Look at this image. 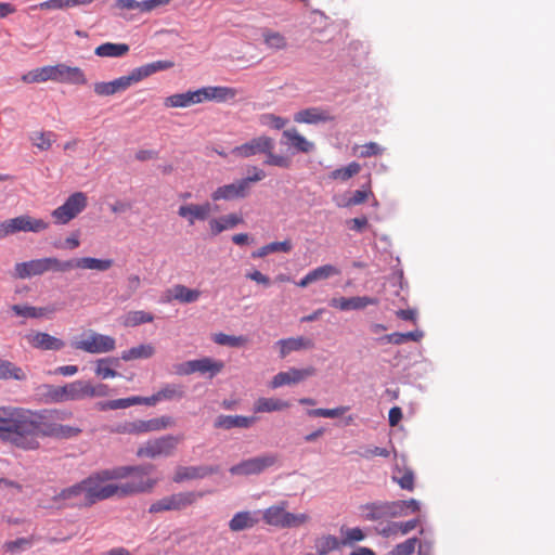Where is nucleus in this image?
Here are the masks:
<instances>
[{
	"label": "nucleus",
	"mask_w": 555,
	"mask_h": 555,
	"mask_svg": "<svg viewBox=\"0 0 555 555\" xmlns=\"http://www.w3.org/2000/svg\"><path fill=\"white\" fill-rule=\"evenodd\" d=\"M72 416L68 411H33L20 406H0V440L23 451H36L40 448V438L69 439L77 437L81 429L62 425Z\"/></svg>",
	"instance_id": "obj_1"
},
{
	"label": "nucleus",
	"mask_w": 555,
	"mask_h": 555,
	"mask_svg": "<svg viewBox=\"0 0 555 555\" xmlns=\"http://www.w3.org/2000/svg\"><path fill=\"white\" fill-rule=\"evenodd\" d=\"M172 66V62L162 60L144 64L140 67L132 69L129 75L118 77L107 82H96L94 83L93 89L94 92L101 96L114 95L115 93L127 90L130 86L143 80L144 78L157 72L169 69Z\"/></svg>",
	"instance_id": "obj_2"
},
{
	"label": "nucleus",
	"mask_w": 555,
	"mask_h": 555,
	"mask_svg": "<svg viewBox=\"0 0 555 555\" xmlns=\"http://www.w3.org/2000/svg\"><path fill=\"white\" fill-rule=\"evenodd\" d=\"M25 83H39L49 80L61 83H87V78L79 67H72L66 64L48 65L35 68L22 76Z\"/></svg>",
	"instance_id": "obj_3"
},
{
	"label": "nucleus",
	"mask_w": 555,
	"mask_h": 555,
	"mask_svg": "<svg viewBox=\"0 0 555 555\" xmlns=\"http://www.w3.org/2000/svg\"><path fill=\"white\" fill-rule=\"evenodd\" d=\"M152 468V465L115 468V473L121 474L117 479H125L117 483L119 498L151 492L157 483V479L150 477Z\"/></svg>",
	"instance_id": "obj_4"
},
{
	"label": "nucleus",
	"mask_w": 555,
	"mask_h": 555,
	"mask_svg": "<svg viewBox=\"0 0 555 555\" xmlns=\"http://www.w3.org/2000/svg\"><path fill=\"white\" fill-rule=\"evenodd\" d=\"M118 476L121 474L115 473V469H104L81 480L86 492V503L91 506L99 501L113 496L119 498L118 485L108 482L117 479Z\"/></svg>",
	"instance_id": "obj_5"
},
{
	"label": "nucleus",
	"mask_w": 555,
	"mask_h": 555,
	"mask_svg": "<svg viewBox=\"0 0 555 555\" xmlns=\"http://www.w3.org/2000/svg\"><path fill=\"white\" fill-rule=\"evenodd\" d=\"M288 503L282 501L279 504L271 505L262 513L264 522L278 528H297L310 520L306 513L293 514L286 511Z\"/></svg>",
	"instance_id": "obj_6"
},
{
	"label": "nucleus",
	"mask_w": 555,
	"mask_h": 555,
	"mask_svg": "<svg viewBox=\"0 0 555 555\" xmlns=\"http://www.w3.org/2000/svg\"><path fill=\"white\" fill-rule=\"evenodd\" d=\"M182 439L183 436L173 435L150 439L138 449L137 455L145 459L169 457L175 454Z\"/></svg>",
	"instance_id": "obj_7"
},
{
	"label": "nucleus",
	"mask_w": 555,
	"mask_h": 555,
	"mask_svg": "<svg viewBox=\"0 0 555 555\" xmlns=\"http://www.w3.org/2000/svg\"><path fill=\"white\" fill-rule=\"evenodd\" d=\"M15 276L18 279H28L35 275H41L49 271L65 272L64 261L55 257H46L33 259L25 262H18L14 267Z\"/></svg>",
	"instance_id": "obj_8"
},
{
	"label": "nucleus",
	"mask_w": 555,
	"mask_h": 555,
	"mask_svg": "<svg viewBox=\"0 0 555 555\" xmlns=\"http://www.w3.org/2000/svg\"><path fill=\"white\" fill-rule=\"evenodd\" d=\"M203 495V492L195 491L173 493L152 503L149 507V512L151 514H157L170 511H181L196 503Z\"/></svg>",
	"instance_id": "obj_9"
},
{
	"label": "nucleus",
	"mask_w": 555,
	"mask_h": 555,
	"mask_svg": "<svg viewBox=\"0 0 555 555\" xmlns=\"http://www.w3.org/2000/svg\"><path fill=\"white\" fill-rule=\"evenodd\" d=\"M49 228V222L43 219H37L29 215H22L15 218L4 220L0 223V238L15 234L17 232L39 233Z\"/></svg>",
	"instance_id": "obj_10"
},
{
	"label": "nucleus",
	"mask_w": 555,
	"mask_h": 555,
	"mask_svg": "<svg viewBox=\"0 0 555 555\" xmlns=\"http://www.w3.org/2000/svg\"><path fill=\"white\" fill-rule=\"evenodd\" d=\"M88 204L87 195L83 192L73 193L63 205L55 208L51 216L57 224H67L76 218Z\"/></svg>",
	"instance_id": "obj_11"
},
{
	"label": "nucleus",
	"mask_w": 555,
	"mask_h": 555,
	"mask_svg": "<svg viewBox=\"0 0 555 555\" xmlns=\"http://www.w3.org/2000/svg\"><path fill=\"white\" fill-rule=\"evenodd\" d=\"M72 346L88 353H106L116 348V340L112 336L90 331L81 339L75 340Z\"/></svg>",
	"instance_id": "obj_12"
},
{
	"label": "nucleus",
	"mask_w": 555,
	"mask_h": 555,
	"mask_svg": "<svg viewBox=\"0 0 555 555\" xmlns=\"http://www.w3.org/2000/svg\"><path fill=\"white\" fill-rule=\"evenodd\" d=\"M44 397L50 402H65L83 400V380L78 379L64 386H44Z\"/></svg>",
	"instance_id": "obj_13"
},
{
	"label": "nucleus",
	"mask_w": 555,
	"mask_h": 555,
	"mask_svg": "<svg viewBox=\"0 0 555 555\" xmlns=\"http://www.w3.org/2000/svg\"><path fill=\"white\" fill-rule=\"evenodd\" d=\"M278 454L268 453L256 457L247 459L233 465L230 473L236 476L258 475L278 462Z\"/></svg>",
	"instance_id": "obj_14"
},
{
	"label": "nucleus",
	"mask_w": 555,
	"mask_h": 555,
	"mask_svg": "<svg viewBox=\"0 0 555 555\" xmlns=\"http://www.w3.org/2000/svg\"><path fill=\"white\" fill-rule=\"evenodd\" d=\"M53 502L59 507H88L82 481L63 489L53 496Z\"/></svg>",
	"instance_id": "obj_15"
},
{
	"label": "nucleus",
	"mask_w": 555,
	"mask_h": 555,
	"mask_svg": "<svg viewBox=\"0 0 555 555\" xmlns=\"http://www.w3.org/2000/svg\"><path fill=\"white\" fill-rule=\"evenodd\" d=\"M212 211V205L210 202H204L201 204L186 203L180 205L178 208V216L186 221L188 225L192 227L197 221L204 222L209 219Z\"/></svg>",
	"instance_id": "obj_16"
},
{
	"label": "nucleus",
	"mask_w": 555,
	"mask_h": 555,
	"mask_svg": "<svg viewBox=\"0 0 555 555\" xmlns=\"http://www.w3.org/2000/svg\"><path fill=\"white\" fill-rule=\"evenodd\" d=\"M274 149V141L270 137L267 135H260L257 138H253L251 140L235 146L232 150V154L248 158L251 156H255L257 154H266L267 152H270V150Z\"/></svg>",
	"instance_id": "obj_17"
},
{
	"label": "nucleus",
	"mask_w": 555,
	"mask_h": 555,
	"mask_svg": "<svg viewBox=\"0 0 555 555\" xmlns=\"http://www.w3.org/2000/svg\"><path fill=\"white\" fill-rule=\"evenodd\" d=\"M315 375V369L308 366L305 369L291 367L286 372L278 373L270 382V387L275 389L286 385H294Z\"/></svg>",
	"instance_id": "obj_18"
},
{
	"label": "nucleus",
	"mask_w": 555,
	"mask_h": 555,
	"mask_svg": "<svg viewBox=\"0 0 555 555\" xmlns=\"http://www.w3.org/2000/svg\"><path fill=\"white\" fill-rule=\"evenodd\" d=\"M114 264L112 259H99L93 257H81L64 261L65 272L72 269L94 270L104 272Z\"/></svg>",
	"instance_id": "obj_19"
},
{
	"label": "nucleus",
	"mask_w": 555,
	"mask_h": 555,
	"mask_svg": "<svg viewBox=\"0 0 555 555\" xmlns=\"http://www.w3.org/2000/svg\"><path fill=\"white\" fill-rule=\"evenodd\" d=\"M248 191L245 188V182L236 180L232 183L218 186L210 195L214 202L218 201H234L245 198L248 195Z\"/></svg>",
	"instance_id": "obj_20"
},
{
	"label": "nucleus",
	"mask_w": 555,
	"mask_h": 555,
	"mask_svg": "<svg viewBox=\"0 0 555 555\" xmlns=\"http://www.w3.org/2000/svg\"><path fill=\"white\" fill-rule=\"evenodd\" d=\"M378 304V300L373 297L367 296H356V297H338L332 298L330 300V306L333 308L347 311V310H360L364 309L367 306H375Z\"/></svg>",
	"instance_id": "obj_21"
},
{
	"label": "nucleus",
	"mask_w": 555,
	"mask_h": 555,
	"mask_svg": "<svg viewBox=\"0 0 555 555\" xmlns=\"http://www.w3.org/2000/svg\"><path fill=\"white\" fill-rule=\"evenodd\" d=\"M27 343L36 349L40 350H61L65 343L48 333L35 332L26 335Z\"/></svg>",
	"instance_id": "obj_22"
},
{
	"label": "nucleus",
	"mask_w": 555,
	"mask_h": 555,
	"mask_svg": "<svg viewBox=\"0 0 555 555\" xmlns=\"http://www.w3.org/2000/svg\"><path fill=\"white\" fill-rule=\"evenodd\" d=\"M217 468L210 466H179L172 477L173 482L180 483L185 480L202 479L215 474Z\"/></svg>",
	"instance_id": "obj_23"
},
{
	"label": "nucleus",
	"mask_w": 555,
	"mask_h": 555,
	"mask_svg": "<svg viewBox=\"0 0 555 555\" xmlns=\"http://www.w3.org/2000/svg\"><path fill=\"white\" fill-rule=\"evenodd\" d=\"M199 90L201 103L206 101L227 102L235 99L237 90L231 87H203Z\"/></svg>",
	"instance_id": "obj_24"
},
{
	"label": "nucleus",
	"mask_w": 555,
	"mask_h": 555,
	"mask_svg": "<svg viewBox=\"0 0 555 555\" xmlns=\"http://www.w3.org/2000/svg\"><path fill=\"white\" fill-rule=\"evenodd\" d=\"M185 396L183 385L176 383L164 384L158 391L151 397L152 406L162 401L181 400Z\"/></svg>",
	"instance_id": "obj_25"
},
{
	"label": "nucleus",
	"mask_w": 555,
	"mask_h": 555,
	"mask_svg": "<svg viewBox=\"0 0 555 555\" xmlns=\"http://www.w3.org/2000/svg\"><path fill=\"white\" fill-rule=\"evenodd\" d=\"M168 4V0H116L114 8L120 11L124 10H139L143 13L152 12L153 10L165 7Z\"/></svg>",
	"instance_id": "obj_26"
},
{
	"label": "nucleus",
	"mask_w": 555,
	"mask_h": 555,
	"mask_svg": "<svg viewBox=\"0 0 555 555\" xmlns=\"http://www.w3.org/2000/svg\"><path fill=\"white\" fill-rule=\"evenodd\" d=\"M201 103L199 90L176 93L165 98L164 106L167 108H185Z\"/></svg>",
	"instance_id": "obj_27"
},
{
	"label": "nucleus",
	"mask_w": 555,
	"mask_h": 555,
	"mask_svg": "<svg viewBox=\"0 0 555 555\" xmlns=\"http://www.w3.org/2000/svg\"><path fill=\"white\" fill-rule=\"evenodd\" d=\"M339 274H340V270L337 267H335L333 264H324V266H320V267L311 270L310 272H308L296 284H297V286L304 288V287H307L308 285H310L311 283L326 280L332 276L339 275Z\"/></svg>",
	"instance_id": "obj_28"
},
{
	"label": "nucleus",
	"mask_w": 555,
	"mask_h": 555,
	"mask_svg": "<svg viewBox=\"0 0 555 555\" xmlns=\"http://www.w3.org/2000/svg\"><path fill=\"white\" fill-rule=\"evenodd\" d=\"M244 219L240 214H229L219 218H211L208 220V227L212 235H218L223 231L234 229L238 224L243 223Z\"/></svg>",
	"instance_id": "obj_29"
},
{
	"label": "nucleus",
	"mask_w": 555,
	"mask_h": 555,
	"mask_svg": "<svg viewBox=\"0 0 555 555\" xmlns=\"http://www.w3.org/2000/svg\"><path fill=\"white\" fill-rule=\"evenodd\" d=\"M294 120L300 124H319L333 120L328 111L320 107H309L295 114Z\"/></svg>",
	"instance_id": "obj_30"
},
{
	"label": "nucleus",
	"mask_w": 555,
	"mask_h": 555,
	"mask_svg": "<svg viewBox=\"0 0 555 555\" xmlns=\"http://www.w3.org/2000/svg\"><path fill=\"white\" fill-rule=\"evenodd\" d=\"M282 143L294 147L297 152L309 153L313 149V143L301 135L296 128L283 131Z\"/></svg>",
	"instance_id": "obj_31"
},
{
	"label": "nucleus",
	"mask_w": 555,
	"mask_h": 555,
	"mask_svg": "<svg viewBox=\"0 0 555 555\" xmlns=\"http://www.w3.org/2000/svg\"><path fill=\"white\" fill-rule=\"evenodd\" d=\"M278 345L280 346L281 358H285L292 351L311 349L314 346L311 339L302 336L281 339L278 341Z\"/></svg>",
	"instance_id": "obj_32"
},
{
	"label": "nucleus",
	"mask_w": 555,
	"mask_h": 555,
	"mask_svg": "<svg viewBox=\"0 0 555 555\" xmlns=\"http://www.w3.org/2000/svg\"><path fill=\"white\" fill-rule=\"evenodd\" d=\"M255 417L242 415H219L215 421L216 428L231 429L234 427L247 428L254 424Z\"/></svg>",
	"instance_id": "obj_33"
},
{
	"label": "nucleus",
	"mask_w": 555,
	"mask_h": 555,
	"mask_svg": "<svg viewBox=\"0 0 555 555\" xmlns=\"http://www.w3.org/2000/svg\"><path fill=\"white\" fill-rule=\"evenodd\" d=\"M258 524V518L254 513L244 511L236 513L229 521V528L233 532L250 529Z\"/></svg>",
	"instance_id": "obj_34"
},
{
	"label": "nucleus",
	"mask_w": 555,
	"mask_h": 555,
	"mask_svg": "<svg viewBox=\"0 0 555 555\" xmlns=\"http://www.w3.org/2000/svg\"><path fill=\"white\" fill-rule=\"evenodd\" d=\"M94 0H47L30 7V10H65L78 5H88Z\"/></svg>",
	"instance_id": "obj_35"
},
{
	"label": "nucleus",
	"mask_w": 555,
	"mask_h": 555,
	"mask_svg": "<svg viewBox=\"0 0 555 555\" xmlns=\"http://www.w3.org/2000/svg\"><path fill=\"white\" fill-rule=\"evenodd\" d=\"M127 43L105 42L95 48L94 54L100 57H121L129 52Z\"/></svg>",
	"instance_id": "obj_36"
},
{
	"label": "nucleus",
	"mask_w": 555,
	"mask_h": 555,
	"mask_svg": "<svg viewBox=\"0 0 555 555\" xmlns=\"http://www.w3.org/2000/svg\"><path fill=\"white\" fill-rule=\"evenodd\" d=\"M262 39L266 47L271 51H281L288 47L287 39L283 34L269 28L263 29Z\"/></svg>",
	"instance_id": "obj_37"
},
{
	"label": "nucleus",
	"mask_w": 555,
	"mask_h": 555,
	"mask_svg": "<svg viewBox=\"0 0 555 555\" xmlns=\"http://www.w3.org/2000/svg\"><path fill=\"white\" fill-rule=\"evenodd\" d=\"M291 406L289 402L276 399V398H264L261 397L256 400L254 410L258 413L263 412H275V411H282L285 409H288Z\"/></svg>",
	"instance_id": "obj_38"
},
{
	"label": "nucleus",
	"mask_w": 555,
	"mask_h": 555,
	"mask_svg": "<svg viewBox=\"0 0 555 555\" xmlns=\"http://www.w3.org/2000/svg\"><path fill=\"white\" fill-rule=\"evenodd\" d=\"M11 309L16 315L30 319H39L55 311L54 308L33 307L27 305H14Z\"/></svg>",
	"instance_id": "obj_39"
},
{
	"label": "nucleus",
	"mask_w": 555,
	"mask_h": 555,
	"mask_svg": "<svg viewBox=\"0 0 555 555\" xmlns=\"http://www.w3.org/2000/svg\"><path fill=\"white\" fill-rule=\"evenodd\" d=\"M155 354V347L152 344H141L121 352V360L132 361L138 359H150Z\"/></svg>",
	"instance_id": "obj_40"
},
{
	"label": "nucleus",
	"mask_w": 555,
	"mask_h": 555,
	"mask_svg": "<svg viewBox=\"0 0 555 555\" xmlns=\"http://www.w3.org/2000/svg\"><path fill=\"white\" fill-rule=\"evenodd\" d=\"M27 378L24 370L9 360L0 359V379L25 380Z\"/></svg>",
	"instance_id": "obj_41"
},
{
	"label": "nucleus",
	"mask_w": 555,
	"mask_h": 555,
	"mask_svg": "<svg viewBox=\"0 0 555 555\" xmlns=\"http://www.w3.org/2000/svg\"><path fill=\"white\" fill-rule=\"evenodd\" d=\"M118 364L116 358H102L95 362V375L102 379L114 378L118 373L113 369Z\"/></svg>",
	"instance_id": "obj_42"
},
{
	"label": "nucleus",
	"mask_w": 555,
	"mask_h": 555,
	"mask_svg": "<svg viewBox=\"0 0 555 555\" xmlns=\"http://www.w3.org/2000/svg\"><path fill=\"white\" fill-rule=\"evenodd\" d=\"M362 516L366 520L375 521L387 518L385 502H373L360 506Z\"/></svg>",
	"instance_id": "obj_43"
},
{
	"label": "nucleus",
	"mask_w": 555,
	"mask_h": 555,
	"mask_svg": "<svg viewBox=\"0 0 555 555\" xmlns=\"http://www.w3.org/2000/svg\"><path fill=\"white\" fill-rule=\"evenodd\" d=\"M172 298L182 304H191L198 300L201 292L198 289H191L182 284H177L172 287Z\"/></svg>",
	"instance_id": "obj_44"
},
{
	"label": "nucleus",
	"mask_w": 555,
	"mask_h": 555,
	"mask_svg": "<svg viewBox=\"0 0 555 555\" xmlns=\"http://www.w3.org/2000/svg\"><path fill=\"white\" fill-rule=\"evenodd\" d=\"M153 321L154 315L143 310L129 311L122 317V325L126 327H134Z\"/></svg>",
	"instance_id": "obj_45"
},
{
	"label": "nucleus",
	"mask_w": 555,
	"mask_h": 555,
	"mask_svg": "<svg viewBox=\"0 0 555 555\" xmlns=\"http://www.w3.org/2000/svg\"><path fill=\"white\" fill-rule=\"evenodd\" d=\"M341 541L335 535H322L315 540V550L318 555H327L328 553L339 548Z\"/></svg>",
	"instance_id": "obj_46"
},
{
	"label": "nucleus",
	"mask_w": 555,
	"mask_h": 555,
	"mask_svg": "<svg viewBox=\"0 0 555 555\" xmlns=\"http://www.w3.org/2000/svg\"><path fill=\"white\" fill-rule=\"evenodd\" d=\"M119 434H130V435H140L151 433L150 429V420H137L133 422L125 423L124 425H119L116 429Z\"/></svg>",
	"instance_id": "obj_47"
},
{
	"label": "nucleus",
	"mask_w": 555,
	"mask_h": 555,
	"mask_svg": "<svg viewBox=\"0 0 555 555\" xmlns=\"http://www.w3.org/2000/svg\"><path fill=\"white\" fill-rule=\"evenodd\" d=\"M392 480L402 489L412 491L414 489V473L410 468L396 467Z\"/></svg>",
	"instance_id": "obj_48"
},
{
	"label": "nucleus",
	"mask_w": 555,
	"mask_h": 555,
	"mask_svg": "<svg viewBox=\"0 0 555 555\" xmlns=\"http://www.w3.org/2000/svg\"><path fill=\"white\" fill-rule=\"evenodd\" d=\"M195 367H196V372H199L203 374L210 373L211 376H214L223 370L224 364L221 361H216L210 358H202V359L195 360Z\"/></svg>",
	"instance_id": "obj_49"
},
{
	"label": "nucleus",
	"mask_w": 555,
	"mask_h": 555,
	"mask_svg": "<svg viewBox=\"0 0 555 555\" xmlns=\"http://www.w3.org/2000/svg\"><path fill=\"white\" fill-rule=\"evenodd\" d=\"M56 134L52 131L34 132L30 137L33 144L40 151H48L55 141Z\"/></svg>",
	"instance_id": "obj_50"
},
{
	"label": "nucleus",
	"mask_w": 555,
	"mask_h": 555,
	"mask_svg": "<svg viewBox=\"0 0 555 555\" xmlns=\"http://www.w3.org/2000/svg\"><path fill=\"white\" fill-rule=\"evenodd\" d=\"M361 170L360 164L352 162L346 167L335 169L331 172L330 177L334 180L347 181Z\"/></svg>",
	"instance_id": "obj_51"
},
{
	"label": "nucleus",
	"mask_w": 555,
	"mask_h": 555,
	"mask_svg": "<svg viewBox=\"0 0 555 555\" xmlns=\"http://www.w3.org/2000/svg\"><path fill=\"white\" fill-rule=\"evenodd\" d=\"M109 391V387L105 384L92 385L90 382L83 380V399L107 397Z\"/></svg>",
	"instance_id": "obj_52"
},
{
	"label": "nucleus",
	"mask_w": 555,
	"mask_h": 555,
	"mask_svg": "<svg viewBox=\"0 0 555 555\" xmlns=\"http://www.w3.org/2000/svg\"><path fill=\"white\" fill-rule=\"evenodd\" d=\"M34 539L30 538H18L14 541H5L2 544V550L5 553H20L31 546Z\"/></svg>",
	"instance_id": "obj_53"
},
{
	"label": "nucleus",
	"mask_w": 555,
	"mask_h": 555,
	"mask_svg": "<svg viewBox=\"0 0 555 555\" xmlns=\"http://www.w3.org/2000/svg\"><path fill=\"white\" fill-rule=\"evenodd\" d=\"M214 341L221 346L241 347L247 343L245 336H232L224 333L214 335Z\"/></svg>",
	"instance_id": "obj_54"
},
{
	"label": "nucleus",
	"mask_w": 555,
	"mask_h": 555,
	"mask_svg": "<svg viewBox=\"0 0 555 555\" xmlns=\"http://www.w3.org/2000/svg\"><path fill=\"white\" fill-rule=\"evenodd\" d=\"M423 337V333L420 331H413L408 333H391L387 335L385 338L388 343L395 345H401L408 340L418 341Z\"/></svg>",
	"instance_id": "obj_55"
},
{
	"label": "nucleus",
	"mask_w": 555,
	"mask_h": 555,
	"mask_svg": "<svg viewBox=\"0 0 555 555\" xmlns=\"http://www.w3.org/2000/svg\"><path fill=\"white\" fill-rule=\"evenodd\" d=\"M347 411H349V406L341 405V406H337V408H334V409H323V408H320V409L309 410L308 414L310 416H314V417H331V418H334V417H338V416L344 415Z\"/></svg>",
	"instance_id": "obj_56"
},
{
	"label": "nucleus",
	"mask_w": 555,
	"mask_h": 555,
	"mask_svg": "<svg viewBox=\"0 0 555 555\" xmlns=\"http://www.w3.org/2000/svg\"><path fill=\"white\" fill-rule=\"evenodd\" d=\"M354 153L358 154L359 157H371V156H377L383 153V147H380L375 142H369L362 145H357L353 147Z\"/></svg>",
	"instance_id": "obj_57"
},
{
	"label": "nucleus",
	"mask_w": 555,
	"mask_h": 555,
	"mask_svg": "<svg viewBox=\"0 0 555 555\" xmlns=\"http://www.w3.org/2000/svg\"><path fill=\"white\" fill-rule=\"evenodd\" d=\"M416 543V538H410L404 542L396 545L389 555H412L415 551Z\"/></svg>",
	"instance_id": "obj_58"
},
{
	"label": "nucleus",
	"mask_w": 555,
	"mask_h": 555,
	"mask_svg": "<svg viewBox=\"0 0 555 555\" xmlns=\"http://www.w3.org/2000/svg\"><path fill=\"white\" fill-rule=\"evenodd\" d=\"M175 426V420L171 416L163 415L150 420L151 431H159Z\"/></svg>",
	"instance_id": "obj_59"
},
{
	"label": "nucleus",
	"mask_w": 555,
	"mask_h": 555,
	"mask_svg": "<svg viewBox=\"0 0 555 555\" xmlns=\"http://www.w3.org/2000/svg\"><path fill=\"white\" fill-rule=\"evenodd\" d=\"M267 159L264 160L266 165L276 166L281 168H288L291 166V159L286 156L274 154L273 150L266 153Z\"/></svg>",
	"instance_id": "obj_60"
},
{
	"label": "nucleus",
	"mask_w": 555,
	"mask_h": 555,
	"mask_svg": "<svg viewBox=\"0 0 555 555\" xmlns=\"http://www.w3.org/2000/svg\"><path fill=\"white\" fill-rule=\"evenodd\" d=\"M260 121L264 126H269L273 129H282L287 125V119L276 116L274 114H264L261 116Z\"/></svg>",
	"instance_id": "obj_61"
},
{
	"label": "nucleus",
	"mask_w": 555,
	"mask_h": 555,
	"mask_svg": "<svg viewBox=\"0 0 555 555\" xmlns=\"http://www.w3.org/2000/svg\"><path fill=\"white\" fill-rule=\"evenodd\" d=\"M341 533L344 534V540L341 541L343 545L351 542L362 541L365 537L363 531L358 527L347 529L341 528Z\"/></svg>",
	"instance_id": "obj_62"
},
{
	"label": "nucleus",
	"mask_w": 555,
	"mask_h": 555,
	"mask_svg": "<svg viewBox=\"0 0 555 555\" xmlns=\"http://www.w3.org/2000/svg\"><path fill=\"white\" fill-rule=\"evenodd\" d=\"M387 518H396L406 516L408 513L403 511L400 501L385 502Z\"/></svg>",
	"instance_id": "obj_63"
},
{
	"label": "nucleus",
	"mask_w": 555,
	"mask_h": 555,
	"mask_svg": "<svg viewBox=\"0 0 555 555\" xmlns=\"http://www.w3.org/2000/svg\"><path fill=\"white\" fill-rule=\"evenodd\" d=\"M372 195V191L370 188L367 190H357L353 192L352 196L348 198L346 202V206H357L364 203L369 196Z\"/></svg>",
	"instance_id": "obj_64"
}]
</instances>
